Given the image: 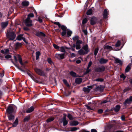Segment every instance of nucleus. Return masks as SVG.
I'll use <instances>...</instances> for the list:
<instances>
[{
  "mask_svg": "<svg viewBox=\"0 0 132 132\" xmlns=\"http://www.w3.org/2000/svg\"><path fill=\"white\" fill-rule=\"evenodd\" d=\"M88 52V45L86 44L83 46L81 49L78 51V53L80 55H82L87 54Z\"/></svg>",
  "mask_w": 132,
  "mask_h": 132,
  "instance_id": "obj_1",
  "label": "nucleus"
},
{
  "mask_svg": "<svg viewBox=\"0 0 132 132\" xmlns=\"http://www.w3.org/2000/svg\"><path fill=\"white\" fill-rule=\"evenodd\" d=\"M108 61V60L103 58L101 59L99 61L100 63L101 64L105 63Z\"/></svg>",
  "mask_w": 132,
  "mask_h": 132,
  "instance_id": "obj_15",
  "label": "nucleus"
},
{
  "mask_svg": "<svg viewBox=\"0 0 132 132\" xmlns=\"http://www.w3.org/2000/svg\"><path fill=\"white\" fill-rule=\"evenodd\" d=\"M82 41L80 40H78L76 44H73L72 45L73 47H76V49H80L81 48V44L82 43Z\"/></svg>",
  "mask_w": 132,
  "mask_h": 132,
  "instance_id": "obj_3",
  "label": "nucleus"
},
{
  "mask_svg": "<svg viewBox=\"0 0 132 132\" xmlns=\"http://www.w3.org/2000/svg\"><path fill=\"white\" fill-rule=\"evenodd\" d=\"M18 119L17 118L16 119L15 121L13 124L12 126L13 127H15L18 124Z\"/></svg>",
  "mask_w": 132,
  "mask_h": 132,
  "instance_id": "obj_27",
  "label": "nucleus"
},
{
  "mask_svg": "<svg viewBox=\"0 0 132 132\" xmlns=\"http://www.w3.org/2000/svg\"><path fill=\"white\" fill-rule=\"evenodd\" d=\"M30 119V116H28L26 117L24 119V121H28Z\"/></svg>",
  "mask_w": 132,
  "mask_h": 132,
  "instance_id": "obj_41",
  "label": "nucleus"
},
{
  "mask_svg": "<svg viewBox=\"0 0 132 132\" xmlns=\"http://www.w3.org/2000/svg\"><path fill=\"white\" fill-rule=\"evenodd\" d=\"M36 35L38 36H42L44 37L45 36V34L42 32H37L36 33Z\"/></svg>",
  "mask_w": 132,
  "mask_h": 132,
  "instance_id": "obj_25",
  "label": "nucleus"
},
{
  "mask_svg": "<svg viewBox=\"0 0 132 132\" xmlns=\"http://www.w3.org/2000/svg\"><path fill=\"white\" fill-rule=\"evenodd\" d=\"M92 64V61H90L88 64L87 68H89L91 66Z\"/></svg>",
  "mask_w": 132,
  "mask_h": 132,
  "instance_id": "obj_50",
  "label": "nucleus"
},
{
  "mask_svg": "<svg viewBox=\"0 0 132 132\" xmlns=\"http://www.w3.org/2000/svg\"><path fill=\"white\" fill-rule=\"evenodd\" d=\"M34 16V15L33 13H31L29 14L28 16V17L27 18H28L29 19H30V17H33Z\"/></svg>",
  "mask_w": 132,
  "mask_h": 132,
  "instance_id": "obj_40",
  "label": "nucleus"
},
{
  "mask_svg": "<svg viewBox=\"0 0 132 132\" xmlns=\"http://www.w3.org/2000/svg\"><path fill=\"white\" fill-rule=\"evenodd\" d=\"M66 34V32L65 31H63L62 32L61 35L62 36H64Z\"/></svg>",
  "mask_w": 132,
  "mask_h": 132,
  "instance_id": "obj_59",
  "label": "nucleus"
},
{
  "mask_svg": "<svg viewBox=\"0 0 132 132\" xmlns=\"http://www.w3.org/2000/svg\"><path fill=\"white\" fill-rule=\"evenodd\" d=\"M70 56L71 57H73L76 56V55L75 53H72L70 54Z\"/></svg>",
  "mask_w": 132,
  "mask_h": 132,
  "instance_id": "obj_54",
  "label": "nucleus"
},
{
  "mask_svg": "<svg viewBox=\"0 0 132 132\" xmlns=\"http://www.w3.org/2000/svg\"><path fill=\"white\" fill-rule=\"evenodd\" d=\"M34 70L37 74L41 76H46L47 74L46 73H45L41 70L38 68H35Z\"/></svg>",
  "mask_w": 132,
  "mask_h": 132,
  "instance_id": "obj_4",
  "label": "nucleus"
},
{
  "mask_svg": "<svg viewBox=\"0 0 132 132\" xmlns=\"http://www.w3.org/2000/svg\"><path fill=\"white\" fill-rule=\"evenodd\" d=\"M91 132H97V131L95 129H92L91 130Z\"/></svg>",
  "mask_w": 132,
  "mask_h": 132,
  "instance_id": "obj_64",
  "label": "nucleus"
},
{
  "mask_svg": "<svg viewBox=\"0 0 132 132\" xmlns=\"http://www.w3.org/2000/svg\"><path fill=\"white\" fill-rule=\"evenodd\" d=\"M70 73V75L73 77H76V73L74 72L71 71Z\"/></svg>",
  "mask_w": 132,
  "mask_h": 132,
  "instance_id": "obj_36",
  "label": "nucleus"
},
{
  "mask_svg": "<svg viewBox=\"0 0 132 132\" xmlns=\"http://www.w3.org/2000/svg\"><path fill=\"white\" fill-rule=\"evenodd\" d=\"M8 24V22H2V28H4L6 27Z\"/></svg>",
  "mask_w": 132,
  "mask_h": 132,
  "instance_id": "obj_26",
  "label": "nucleus"
},
{
  "mask_svg": "<svg viewBox=\"0 0 132 132\" xmlns=\"http://www.w3.org/2000/svg\"><path fill=\"white\" fill-rule=\"evenodd\" d=\"M53 46L55 48L59 50V47L55 44H53Z\"/></svg>",
  "mask_w": 132,
  "mask_h": 132,
  "instance_id": "obj_44",
  "label": "nucleus"
},
{
  "mask_svg": "<svg viewBox=\"0 0 132 132\" xmlns=\"http://www.w3.org/2000/svg\"><path fill=\"white\" fill-rule=\"evenodd\" d=\"M90 71V69H89V68H87L86 71L85 72V74H87L89 73Z\"/></svg>",
  "mask_w": 132,
  "mask_h": 132,
  "instance_id": "obj_48",
  "label": "nucleus"
},
{
  "mask_svg": "<svg viewBox=\"0 0 132 132\" xmlns=\"http://www.w3.org/2000/svg\"><path fill=\"white\" fill-rule=\"evenodd\" d=\"M38 21H39L40 23H41L42 22V19H41L40 17H39L38 18Z\"/></svg>",
  "mask_w": 132,
  "mask_h": 132,
  "instance_id": "obj_61",
  "label": "nucleus"
},
{
  "mask_svg": "<svg viewBox=\"0 0 132 132\" xmlns=\"http://www.w3.org/2000/svg\"><path fill=\"white\" fill-rule=\"evenodd\" d=\"M63 122V125L65 126L68 123V121L66 120V119L65 117H64L62 120Z\"/></svg>",
  "mask_w": 132,
  "mask_h": 132,
  "instance_id": "obj_16",
  "label": "nucleus"
},
{
  "mask_svg": "<svg viewBox=\"0 0 132 132\" xmlns=\"http://www.w3.org/2000/svg\"><path fill=\"white\" fill-rule=\"evenodd\" d=\"M120 108V105H117L114 108V110L115 112H118L119 111Z\"/></svg>",
  "mask_w": 132,
  "mask_h": 132,
  "instance_id": "obj_23",
  "label": "nucleus"
},
{
  "mask_svg": "<svg viewBox=\"0 0 132 132\" xmlns=\"http://www.w3.org/2000/svg\"><path fill=\"white\" fill-rule=\"evenodd\" d=\"M78 124V122L76 121H73L70 122V124L71 126H76Z\"/></svg>",
  "mask_w": 132,
  "mask_h": 132,
  "instance_id": "obj_20",
  "label": "nucleus"
},
{
  "mask_svg": "<svg viewBox=\"0 0 132 132\" xmlns=\"http://www.w3.org/2000/svg\"><path fill=\"white\" fill-rule=\"evenodd\" d=\"M32 21L28 18H27L24 21L25 25L27 26H32Z\"/></svg>",
  "mask_w": 132,
  "mask_h": 132,
  "instance_id": "obj_6",
  "label": "nucleus"
},
{
  "mask_svg": "<svg viewBox=\"0 0 132 132\" xmlns=\"http://www.w3.org/2000/svg\"><path fill=\"white\" fill-rule=\"evenodd\" d=\"M83 31L85 35H87V32L86 30H83Z\"/></svg>",
  "mask_w": 132,
  "mask_h": 132,
  "instance_id": "obj_62",
  "label": "nucleus"
},
{
  "mask_svg": "<svg viewBox=\"0 0 132 132\" xmlns=\"http://www.w3.org/2000/svg\"><path fill=\"white\" fill-rule=\"evenodd\" d=\"M95 81H97L102 82L103 81V79L101 78H98L96 79Z\"/></svg>",
  "mask_w": 132,
  "mask_h": 132,
  "instance_id": "obj_45",
  "label": "nucleus"
},
{
  "mask_svg": "<svg viewBox=\"0 0 132 132\" xmlns=\"http://www.w3.org/2000/svg\"><path fill=\"white\" fill-rule=\"evenodd\" d=\"M103 110L101 109H100L98 110V111L99 113H101L103 112Z\"/></svg>",
  "mask_w": 132,
  "mask_h": 132,
  "instance_id": "obj_57",
  "label": "nucleus"
},
{
  "mask_svg": "<svg viewBox=\"0 0 132 132\" xmlns=\"http://www.w3.org/2000/svg\"><path fill=\"white\" fill-rule=\"evenodd\" d=\"M104 49H107L108 50H111L112 48L111 46L108 45L105 46L104 47Z\"/></svg>",
  "mask_w": 132,
  "mask_h": 132,
  "instance_id": "obj_30",
  "label": "nucleus"
},
{
  "mask_svg": "<svg viewBox=\"0 0 132 132\" xmlns=\"http://www.w3.org/2000/svg\"><path fill=\"white\" fill-rule=\"evenodd\" d=\"M92 13V10L91 9H89L86 13V14L88 15H91Z\"/></svg>",
  "mask_w": 132,
  "mask_h": 132,
  "instance_id": "obj_33",
  "label": "nucleus"
},
{
  "mask_svg": "<svg viewBox=\"0 0 132 132\" xmlns=\"http://www.w3.org/2000/svg\"><path fill=\"white\" fill-rule=\"evenodd\" d=\"M21 45V44L20 43H17L16 44V46L17 47L20 46Z\"/></svg>",
  "mask_w": 132,
  "mask_h": 132,
  "instance_id": "obj_58",
  "label": "nucleus"
},
{
  "mask_svg": "<svg viewBox=\"0 0 132 132\" xmlns=\"http://www.w3.org/2000/svg\"><path fill=\"white\" fill-rule=\"evenodd\" d=\"M6 111L9 114H12L14 112L13 108L11 106H9L7 109Z\"/></svg>",
  "mask_w": 132,
  "mask_h": 132,
  "instance_id": "obj_10",
  "label": "nucleus"
},
{
  "mask_svg": "<svg viewBox=\"0 0 132 132\" xmlns=\"http://www.w3.org/2000/svg\"><path fill=\"white\" fill-rule=\"evenodd\" d=\"M68 117L70 120H72L73 119L72 116L70 114H68L67 116Z\"/></svg>",
  "mask_w": 132,
  "mask_h": 132,
  "instance_id": "obj_46",
  "label": "nucleus"
},
{
  "mask_svg": "<svg viewBox=\"0 0 132 132\" xmlns=\"http://www.w3.org/2000/svg\"><path fill=\"white\" fill-rule=\"evenodd\" d=\"M98 51V48H96L95 49L94 52V54L96 56L97 55Z\"/></svg>",
  "mask_w": 132,
  "mask_h": 132,
  "instance_id": "obj_43",
  "label": "nucleus"
},
{
  "mask_svg": "<svg viewBox=\"0 0 132 132\" xmlns=\"http://www.w3.org/2000/svg\"><path fill=\"white\" fill-rule=\"evenodd\" d=\"M131 101L129 99H127L126 100L124 103V104L125 105H126L127 104H128L130 103Z\"/></svg>",
  "mask_w": 132,
  "mask_h": 132,
  "instance_id": "obj_31",
  "label": "nucleus"
},
{
  "mask_svg": "<svg viewBox=\"0 0 132 132\" xmlns=\"http://www.w3.org/2000/svg\"><path fill=\"white\" fill-rule=\"evenodd\" d=\"M1 52L2 54L5 55L9 53V50L7 49H4V50H1Z\"/></svg>",
  "mask_w": 132,
  "mask_h": 132,
  "instance_id": "obj_18",
  "label": "nucleus"
},
{
  "mask_svg": "<svg viewBox=\"0 0 132 132\" xmlns=\"http://www.w3.org/2000/svg\"><path fill=\"white\" fill-rule=\"evenodd\" d=\"M77 130V129L76 127H74L72 128L71 129V131H75L76 130Z\"/></svg>",
  "mask_w": 132,
  "mask_h": 132,
  "instance_id": "obj_51",
  "label": "nucleus"
},
{
  "mask_svg": "<svg viewBox=\"0 0 132 132\" xmlns=\"http://www.w3.org/2000/svg\"><path fill=\"white\" fill-rule=\"evenodd\" d=\"M40 55V53L39 52L37 51L36 52V60H38V59L39 56Z\"/></svg>",
  "mask_w": 132,
  "mask_h": 132,
  "instance_id": "obj_35",
  "label": "nucleus"
},
{
  "mask_svg": "<svg viewBox=\"0 0 132 132\" xmlns=\"http://www.w3.org/2000/svg\"><path fill=\"white\" fill-rule=\"evenodd\" d=\"M16 66L17 68L19 70H21V71H22V72H24V70H22L20 68L19 66H16Z\"/></svg>",
  "mask_w": 132,
  "mask_h": 132,
  "instance_id": "obj_60",
  "label": "nucleus"
},
{
  "mask_svg": "<svg viewBox=\"0 0 132 132\" xmlns=\"http://www.w3.org/2000/svg\"><path fill=\"white\" fill-rule=\"evenodd\" d=\"M23 34L20 35H18L17 38V39L19 40H21L23 37Z\"/></svg>",
  "mask_w": 132,
  "mask_h": 132,
  "instance_id": "obj_34",
  "label": "nucleus"
},
{
  "mask_svg": "<svg viewBox=\"0 0 132 132\" xmlns=\"http://www.w3.org/2000/svg\"><path fill=\"white\" fill-rule=\"evenodd\" d=\"M0 58L1 60H3L4 58V55L0 53Z\"/></svg>",
  "mask_w": 132,
  "mask_h": 132,
  "instance_id": "obj_56",
  "label": "nucleus"
},
{
  "mask_svg": "<svg viewBox=\"0 0 132 132\" xmlns=\"http://www.w3.org/2000/svg\"><path fill=\"white\" fill-rule=\"evenodd\" d=\"M64 54H56L55 57L59 59H62L64 58Z\"/></svg>",
  "mask_w": 132,
  "mask_h": 132,
  "instance_id": "obj_8",
  "label": "nucleus"
},
{
  "mask_svg": "<svg viewBox=\"0 0 132 132\" xmlns=\"http://www.w3.org/2000/svg\"><path fill=\"white\" fill-rule=\"evenodd\" d=\"M97 21V19L96 17H93L90 20V23L92 25H93L96 23Z\"/></svg>",
  "mask_w": 132,
  "mask_h": 132,
  "instance_id": "obj_13",
  "label": "nucleus"
},
{
  "mask_svg": "<svg viewBox=\"0 0 132 132\" xmlns=\"http://www.w3.org/2000/svg\"><path fill=\"white\" fill-rule=\"evenodd\" d=\"M3 73H0V76L1 77H3L4 75V71H3Z\"/></svg>",
  "mask_w": 132,
  "mask_h": 132,
  "instance_id": "obj_63",
  "label": "nucleus"
},
{
  "mask_svg": "<svg viewBox=\"0 0 132 132\" xmlns=\"http://www.w3.org/2000/svg\"><path fill=\"white\" fill-rule=\"evenodd\" d=\"M72 33V31H68L67 32V35L69 37L71 36V35Z\"/></svg>",
  "mask_w": 132,
  "mask_h": 132,
  "instance_id": "obj_42",
  "label": "nucleus"
},
{
  "mask_svg": "<svg viewBox=\"0 0 132 132\" xmlns=\"http://www.w3.org/2000/svg\"><path fill=\"white\" fill-rule=\"evenodd\" d=\"M63 81L64 83L65 84V85L67 86H69V84H68L67 81L65 79H64L63 80Z\"/></svg>",
  "mask_w": 132,
  "mask_h": 132,
  "instance_id": "obj_39",
  "label": "nucleus"
},
{
  "mask_svg": "<svg viewBox=\"0 0 132 132\" xmlns=\"http://www.w3.org/2000/svg\"><path fill=\"white\" fill-rule=\"evenodd\" d=\"M29 2L28 1H24L22 3V5L24 6H27L29 4Z\"/></svg>",
  "mask_w": 132,
  "mask_h": 132,
  "instance_id": "obj_17",
  "label": "nucleus"
},
{
  "mask_svg": "<svg viewBox=\"0 0 132 132\" xmlns=\"http://www.w3.org/2000/svg\"><path fill=\"white\" fill-rule=\"evenodd\" d=\"M82 81V79L80 78H76L75 80V82L77 84H80Z\"/></svg>",
  "mask_w": 132,
  "mask_h": 132,
  "instance_id": "obj_22",
  "label": "nucleus"
},
{
  "mask_svg": "<svg viewBox=\"0 0 132 132\" xmlns=\"http://www.w3.org/2000/svg\"><path fill=\"white\" fill-rule=\"evenodd\" d=\"M27 74L35 82L38 83H40V82L38 80V78L33 73L31 72H28Z\"/></svg>",
  "mask_w": 132,
  "mask_h": 132,
  "instance_id": "obj_2",
  "label": "nucleus"
},
{
  "mask_svg": "<svg viewBox=\"0 0 132 132\" xmlns=\"http://www.w3.org/2000/svg\"><path fill=\"white\" fill-rule=\"evenodd\" d=\"M34 109V108L32 106H31L26 110V112L27 113H30L32 112Z\"/></svg>",
  "mask_w": 132,
  "mask_h": 132,
  "instance_id": "obj_14",
  "label": "nucleus"
},
{
  "mask_svg": "<svg viewBox=\"0 0 132 132\" xmlns=\"http://www.w3.org/2000/svg\"><path fill=\"white\" fill-rule=\"evenodd\" d=\"M115 62L117 63H119V64L121 65L122 64V62L119 59L116 58L115 59Z\"/></svg>",
  "mask_w": 132,
  "mask_h": 132,
  "instance_id": "obj_21",
  "label": "nucleus"
},
{
  "mask_svg": "<svg viewBox=\"0 0 132 132\" xmlns=\"http://www.w3.org/2000/svg\"><path fill=\"white\" fill-rule=\"evenodd\" d=\"M54 24L57 25L59 28H60L61 29L64 31H65L67 30L66 27L64 25H62L61 26L59 22H55L54 23Z\"/></svg>",
  "mask_w": 132,
  "mask_h": 132,
  "instance_id": "obj_7",
  "label": "nucleus"
},
{
  "mask_svg": "<svg viewBox=\"0 0 132 132\" xmlns=\"http://www.w3.org/2000/svg\"><path fill=\"white\" fill-rule=\"evenodd\" d=\"M47 61L48 63L50 64H52V62L50 58H48L47 59Z\"/></svg>",
  "mask_w": 132,
  "mask_h": 132,
  "instance_id": "obj_52",
  "label": "nucleus"
},
{
  "mask_svg": "<svg viewBox=\"0 0 132 132\" xmlns=\"http://www.w3.org/2000/svg\"><path fill=\"white\" fill-rule=\"evenodd\" d=\"M5 57L6 59H9L11 58V56L9 54H7L5 56Z\"/></svg>",
  "mask_w": 132,
  "mask_h": 132,
  "instance_id": "obj_47",
  "label": "nucleus"
},
{
  "mask_svg": "<svg viewBox=\"0 0 132 132\" xmlns=\"http://www.w3.org/2000/svg\"><path fill=\"white\" fill-rule=\"evenodd\" d=\"M105 69V68L104 66H102L97 68L95 69V71L97 72H101L104 71Z\"/></svg>",
  "mask_w": 132,
  "mask_h": 132,
  "instance_id": "obj_9",
  "label": "nucleus"
},
{
  "mask_svg": "<svg viewBox=\"0 0 132 132\" xmlns=\"http://www.w3.org/2000/svg\"><path fill=\"white\" fill-rule=\"evenodd\" d=\"M86 107L87 109L89 110H92L93 109V108H91L90 106L88 105L86 106Z\"/></svg>",
  "mask_w": 132,
  "mask_h": 132,
  "instance_id": "obj_55",
  "label": "nucleus"
},
{
  "mask_svg": "<svg viewBox=\"0 0 132 132\" xmlns=\"http://www.w3.org/2000/svg\"><path fill=\"white\" fill-rule=\"evenodd\" d=\"M14 116L12 115H10L8 116L9 119L10 120H13L14 119Z\"/></svg>",
  "mask_w": 132,
  "mask_h": 132,
  "instance_id": "obj_37",
  "label": "nucleus"
},
{
  "mask_svg": "<svg viewBox=\"0 0 132 132\" xmlns=\"http://www.w3.org/2000/svg\"><path fill=\"white\" fill-rule=\"evenodd\" d=\"M79 38V37L78 36H74L72 38V39L74 41H77Z\"/></svg>",
  "mask_w": 132,
  "mask_h": 132,
  "instance_id": "obj_32",
  "label": "nucleus"
},
{
  "mask_svg": "<svg viewBox=\"0 0 132 132\" xmlns=\"http://www.w3.org/2000/svg\"><path fill=\"white\" fill-rule=\"evenodd\" d=\"M54 119V118L53 117H50L48 118L46 121L47 122H49L51 121H52Z\"/></svg>",
  "mask_w": 132,
  "mask_h": 132,
  "instance_id": "obj_29",
  "label": "nucleus"
},
{
  "mask_svg": "<svg viewBox=\"0 0 132 132\" xmlns=\"http://www.w3.org/2000/svg\"><path fill=\"white\" fill-rule=\"evenodd\" d=\"M87 21V19L85 18L82 21V23L83 24H84L86 23Z\"/></svg>",
  "mask_w": 132,
  "mask_h": 132,
  "instance_id": "obj_49",
  "label": "nucleus"
},
{
  "mask_svg": "<svg viewBox=\"0 0 132 132\" xmlns=\"http://www.w3.org/2000/svg\"><path fill=\"white\" fill-rule=\"evenodd\" d=\"M92 86H88L87 87H84L83 88V91L87 93H88L89 92L90 89V88H91Z\"/></svg>",
  "mask_w": 132,
  "mask_h": 132,
  "instance_id": "obj_11",
  "label": "nucleus"
},
{
  "mask_svg": "<svg viewBox=\"0 0 132 132\" xmlns=\"http://www.w3.org/2000/svg\"><path fill=\"white\" fill-rule=\"evenodd\" d=\"M7 35L8 38L11 40H13L16 37L15 34L13 32L8 33Z\"/></svg>",
  "mask_w": 132,
  "mask_h": 132,
  "instance_id": "obj_5",
  "label": "nucleus"
},
{
  "mask_svg": "<svg viewBox=\"0 0 132 132\" xmlns=\"http://www.w3.org/2000/svg\"><path fill=\"white\" fill-rule=\"evenodd\" d=\"M108 14V11L106 9L104 10L103 13V17L104 18H106Z\"/></svg>",
  "mask_w": 132,
  "mask_h": 132,
  "instance_id": "obj_24",
  "label": "nucleus"
},
{
  "mask_svg": "<svg viewBox=\"0 0 132 132\" xmlns=\"http://www.w3.org/2000/svg\"><path fill=\"white\" fill-rule=\"evenodd\" d=\"M18 60L19 61V62L20 64L23 67H25V64L26 63H27V62L26 61H25L24 62H22V58L20 55H19L18 57Z\"/></svg>",
  "mask_w": 132,
  "mask_h": 132,
  "instance_id": "obj_12",
  "label": "nucleus"
},
{
  "mask_svg": "<svg viewBox=\"0 0 132 132\" xmlns=\"http://www.w3.org/2000/svg\"><path fill=\"white\" fill-rule=\"evenodd\" d=\"M120 77L121 78H123V79H125L126 78V77L123 74H122L120 76Z\"/></svg>",
  "mask_w": 132,
  "mask_h": 132,
  "instance_id": "obj_53",
  "label": "nucleus"
},
{
  "mask_svg": "<svg viewBox=\"0 0 132 132\" xmlns=\"http://www.w3.org/2000/svg\"><path fill=\"white\" fill-rule=\"evenodd\" d=\"M131 64H129L127 66L125 69V72H127L129 71L130 69H131Z\"/></svg>",
  "mask_w": 132,
  "mask_h": 132,
  "instance_id": "obj_19",
  "label": "nucleus"
},
{
  "mask_svg": "<svg viewBox=\"0 0 132 132\" xmlns=\"http://www.w3.org/2000/svg\"><path fill=\"white\" fill-rule=\"evenodd\" d=\"M121 42L119 40H118L117 42L115 44V46L116 47H118L120 45Z\"/></svg>",
  "mask_w": 132,
  "mask_h": 132,
  "instance_id": "obj_38",
  "label": "nucleus"
},
{
  "mask_svg": "<svg viewBox=\"0 0 132 132\" xmlns=\"http://www.w3.org/2000/svg\"><path fill=\"white\" fill-rule=\"evenodd\" d=\"M59 51L63 52H65L64 47L63 46L59 47Z\"/></svg>",
  "mask_w": 132,
  "mask_h": 132,
  "instance_id": "obj_28",
  "label": "nucleus"
}]
</instances>
